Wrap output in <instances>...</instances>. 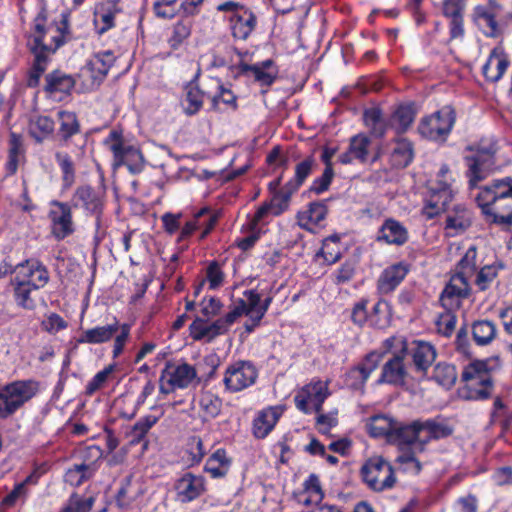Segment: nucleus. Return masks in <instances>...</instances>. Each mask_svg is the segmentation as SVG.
I'll return each mask as SVG.
<instances>
[{
    "mask_svg": "<svg viewBox=\"0 0 512 512\" xmlns=\"http://www.w3.org/2000/svg\"><path fill=\"white\" fill-rule=\"evenodd\" d=\"M282 412L279 406L262 410L253 421V435L259 439L265 438L273 430Z\"/></svg>",
    "mask_w": 512,
    "mask_h": 512,
    "instance_id": "29",
    "label": "nucleus"
},
{
    "mask_svg": "<svg viewBox=\"0 0 512 512\" xmlns=\"http://www.w3.org/2000/svg\"><path fill=\"white\" fill-rule=\"evenodd\" d=\"M365 125L371 130L374 136L382 137L387 129L382 111L379 108L372 107L366 109L363 114Z\"/></svg>",
    "mask_w": 512,
    "mask_h": 512,
    "instance_id": "43",
    "label": "nucleus"
},
{
    "mask_svg": "<svg viewBox=\"0 0 512 512\" xmlns=\"http://www.w3.org/2000/svg\"><path fill=\"white\" fill-rule=\"evenodd\" d=\"M412 363L416 372L426 375L429 367L435 361L437 352L429 342L414 341L413 347L409 350Z\"/></svg>",
    "mask_w": 512,
    "mask_h": 512,
    "instance_id": "23",
    "label": "nucleus"
},
{
    "mask_svg": "<svg viewBox=\"0 0 512 512\" xmlns=\"http://www.w3.org/2000/svg\"><path fill=\"white\" fill-rule=\"evenodd\" d=\"M421 426L422 432H426V435L423 436V439L421 440V451L431 440L449 437L454 431L453 427L446 421H438L437 419L421 421Z\"/></svg>",
    "mask_w": 512,
    "mask_h": 512,
    "instance_id": "33",
    "label": "nucleus"
},
{
    "mask_svg": "<svg viewBox=\"0 0 512 512\" xmlns=\"http://www.w3.org/2000/svg\"><path fill=\"white\" fill-rule=\"evenodd\" d=\"M199 406L203 412L204 419H213L219 415L222 407V400L210 393H203L199 400Z\"/></svg>",
    "mask_w": 512,
    "mask_h": 512,
    "instance_id": "49",
    "label": "nucleus"
},
{
    "mask_svg": "<svg viewBox=\"0 0 512 512\" xmlns=\"http://www.w3.org/2000/svg\"><path fill=\"white\" fill-rule=\"evenodd\" d=\"M408 240L407 229L397 220L388 218L380 227L377 241H383L390 245L401 246Z\"/></svg>",
    "mask_w": 512,
    "mask_h": 512,
    "instance_id": "28",
    "label": "nucleus"
},
{
    "mask_svg": "<svg viewBox=\"0 0 512 512\" xmlns=\"http://www.w3.org/2000/svg\"><path fill=\"white\" fill-rule=\"evenodd\" d=\"M55 160L62 171V180L65 186L70 187L75 181V166L71 156L66 152L55 153Z\"/></svg>",
    "mask_w": 512,
    "mask_h": 512,
    "instance_id": "52",
    "label": "nucleus"
},
{
    "mask_svg": "<svg viewBox=\"0 0 512 512\" xmlns=\"http://www.w3.org/2000/svg\"><path fill=\"white\" fill-rule=\"evenodd\" d=\"M55 209L51 210L49 217L51 220V233L58 241L72 235L75 231L72 220V210L68 203L53 201Z\"/></svg>",
    "mask_w": 512,
    "mask_h": 512,
    "instance_id": "12",
    "label": "nucleus"
},
{
    "mask_svg": "<svg viewBox=\"0 0 512 512\" xmlns=\"http://www.w3.org/2000/svg\"><path fill=\"white\" fill-rule=\"evenodd\" d=\"M74 206H81L87 211L96 214L97 226L100 224L101 200L95 190L90 186L78 187L73 196Z\"/></svg>",
    "mask_w": 512,
    "mask_h": 512,
    "instance_id": "31",
    "label": "nucleus"
},
{
    "mask_svg": "<svg viewBox=\"0 0 512 512\" xmlns=\"http://www.w3.org/2000/svg\"><path fill=\"white\" fill-rule=\"evenodd\" d=\"M281 196H284L283 191L276 192L271 202L264 203L262 206H260L254 215L253 221L255 223L262 221L270 212H272L274 215L281 214L288 207L289 203H284Z\"/></svg>",
    "mask_w": 512,
    "mask_h": 512,
    "instance_id": "44",
    "label": "nucleus"
},
{
    "mask_svg": "<svg viewBox=\"0 0 512 512\" xmlns=\"http://www.w3.org/2000/svg\"><path fill=\"white\" fill-rule=\"evenodd\" d=\"M496 147L490 144L487 147L479 146L475 153L465 156V162L468 167L466 176L471 189L477 187L478 183L486 179L494 170L496 160Z\"/></svg>",
    "mask_w": 512,
    "mask_h": 512,
    "instance_id": "7",
    "label": "nucleus"
},
{
    "mask_svg": "<svg viewBox=\"0 0 512 512\" xmlns=\"http://www.w3.org/2000/svg\"><path fill=\"white\" fill-rule=\"evenodd\" d=\"M159 418L154 415H147L140 418L128 432L130 444H138L143 441L149 430L158 422Z\"/></svg>",
    "mask_w": 512,
    "mask_h": 512,
    "instance_id": "42",
    "label": "nucleus"
},
{
    "mask_svg": "<svg viewBox=\"0 0 512 512\" xmlns=\"http://www.w3.org/2000/svg\"><path fill=\"white\" fill-rule=\"evenodd\" d=\"M415 118V111L411 105L399 106L392 116V121L397 124V130L404 132L412 124Z\"/></svg>",
    "mask_w": 512,
    "mask_h": 512,
    "instance_id": "55",
    "label": "nucleus"
},
{
    "mask_svg": "<svg viewBox=\"0 0 512 512\" xmlns=\"http://www.w3.org/2000/svg\"><path fill=\"white\" fill-rule=\"evenodd\" d=\"M258 377V370L250 361L239 360L226 368L223 383L229 392H240L252 386Z\"/></svg>",
    "mask_w": 512,
    "mask_h": 512,
    "instance_id": "8",
    "label": "nucleus"
},
{
    "mask_svg": "<svg viewBox=\"0 0 512 512\" xmlns=\"http://www.w3.org/2000/svg\"><path fill=\"white\" fill-rule=\"evenodd\" d=\"M115 369V365H108L102 371H99L86 385L85 393L92 396L96 391L101 389L107 382L109 376Z\"/></svg>",
    "mask_w": 512,
    "mask_h": 512,
    "instance_id": "59",
    "label": "nucleus"
},
{
    "mask_svg": "<svg viewBox=\"0 0 512 512\" xmlns=\"http://www.w3.org/2000/svg\"><path fill=\"white\" fill-rule=\"evenodd\" d=\"M217 222V216L212 215L207 208L201 209L196 213L194 218L186 222L181 230L180 239L191 236L194 231L203 228L200 239H204L214 228Z\"/></svg>",
    "mask_w": 512,
    "mask_h": 512,
    "instance_id": "27",
    "label": "nucleus"
},
{
    "mask_svg": "<svg viewBox=\"0 0 512 512\" xmlns=\"http://www.w3.org/2000/svg\"><path fill=\"white\" fill-rule=\"evenodd\" d=\"M477 250L475 246H471L464 256L461 258L457 265V272L456 273H463V275L467 278H469L471 275L474 274L476 268H477Z\"/></svg>",
    "mask_w": 512,
    "mask_h": 512,
    "instance_id": "56",
    "label": "nucleus"
},
{
    "mask_svg": "<svg viewBox=\"0 0 512 512\" xmlns=\"http://www.w3.org/2000/svg\"><path fill=\"white\" fill-rule=\"evenodd\" d=\"M113 153L114 168L125 165L132 174L140 173L145 164L144 156L139 148L129 145L116 143L110 146Z\"/></svg>",
    "mask_w": 512,
    "mask_h": 512,
    "instance_id": "13",
    "label": "nucleus"
},
{
    "mask_svg": "<svg viewBox=\"0 0 512 512\" xmlns=\"http://www.w3.org/2000/svg\"><path fill=\"white\" fill-rule=\"evenodd\" d=\"M116 57L111 50L98 52L87 63V68L91 73L94 80L101 81L108 74L110 68L113 66Z\"/></svg>",
    "mask_w": 512,
    "mask_h": 512,
    "instance_id": "32",
    "label": "nucleus"
},
{
    "mask_svg": "<svg viewBox=\"0 0 512 512\" xmlns=\"http://www.w3.org/2000/svg\"><path fill=\"white\" fill-rule=\"evenodd\" d=\"M497 334L496 325L489 320H478L472 325L473 340L477 345L484 346L490 344Z\"/></svg>",
    "mask_w": 512,
    "mask_h": 512,
    "instance_id": "39",
    "label": "nucleus"
},
{
    "mask_svg": "<svg viewBox=\"0 0 512 512\" xmlns=\"http://www.w3.org/2000/svg\"><path fill=\"white\" fill-rule=\"evenodd\" d=\"M507 198H512L511 177L495 179L491 184L482 187L475 200L482 213H490V208L495 207L498 202Z\"/></svg>",
    "mask_w": 512,
    "mask_h": 512,
    "instance_id": "9",
    "label": "nucleus"
},
{
    "mask_svg": "<svg viewBox=\"0 0 512 512\" xmlns=\"http://www.w3.org/2000/svg\"><path fill=\"white\" fill-rule=\"evenodd\" d=\"M303 392L308 396V399L313 405L315 412L320 413L322 405L328 396V390L324 383L317 381L307 385Z\"/></svg>",
    "mask_w": 512,
    "mask_h": 512,
    "instance_id": "48",
    "label": "nucleus"
},
{
    "mask_svg": "<svg viewBox=\"0 0 512 512\" xmlns=\"http://www.w3.org/2000/svg\"><path fill=\"white\" fill-rule=\"evenodd\" d=\"M64 43L63 30L56 24H47V9L41 2L40 11L33 21L28 36L27 47L33 55V63L28 71L27 86L35 88L46 71L50 56Z\"/></svg>",
    "mask_w": 512,
    "mask_h": 512,
    "instance_id": "1",
    "label": "nucleus"
},
{
    "mask_svg": "<svg viewBox=\"0 0 512 512\" xmlns=\"http://www.w3.org/2000/svg\"><path fill=\"white\" fill-rule=\"evenodd\" d=\"M218 90L219 92L212 97V109L220 111L219 104L223 103L235 111L237 109V97L233 92L222 85H218Z\"/></svg>",
    "mask_w": 512,
    "mask_h": 512,
    "instance_id": "58",
    "label": "nucleus"
},
{
    "mask_svg": "<svg viewBox=\"0 0 512 512\" xmlns=\"http://www.w3.org/2000/svg\"><path fill=\"white\" fill-rule=\"evenodd\" d=\"M452 190L448 181H436L429 187V196L423 208V214L432 219L444 212L452 200Z\"/></svg>",
    "mask_w": 512,
    "mask_h": 512,
    "instance_id": "11",
    "label": "nucleus"
},
{
    "mask_svg": "<svg viewBox=\"0 0 512 512\" xmlns=\"http://www.w3.org/2000/svg\"><path fill=\"white\" fill-rule=\"evenodd\" d=\"M466 0H444L443 15L450 19L463 16Z\"/></svg>",
    "mask_w": 512,
    "mask_h": 512,
    "instance_id": "63",
    "label": "nucleus"
},
{
    "mask_svg": "<svg viewBox=\"0 0 512 512\" xmlns=\"http://www.w3.org/2000/svg\"><path fill=\"white\" fill-rule=\"evenodd\" d=\"M327 211V206L323 202H312L308 210L299 216V219L300 221L306 220V223L303 224L304 226L308 223L318 225L325 219Z\"/></svg>",
    "mask_w": 512,
    "mask_h": 512,
    "instance_id": "53",
    "label": "nucleus"
},
{
    "mask_svg": "<svg viewBox=\"0 0 512 512\" xmlns=\"http://www.w3.org/2000/svg\"><path fill=\"white\" fill-rule=\"evenodd\" d=\"M509 59L503 48L497 46L493 48L482 68L483 75L491 82H498L509 66Z\"/></svg>",
    "mask_w": 512,
    "mask_h": 512,
    "instance_id": "25",
    "label": "nucleus"
},
{
    "mask_svg": "<svg viewBox=\"0 0 512 512\" xmlns=\"http://www.w3.org/2000/svg\"><path fill=\"white\" fill-rule=\"evenodd\" d=\"M473 21L480 25L483 21L488 27V31L485 34L489 37H496L498 34V23L495 19V15L488 11L485 6L478 5L473 10Z\"/></svg>",
    "mask_w": 512,
    "mask_h": 512,
    "instance_id": "50",
    "label": "nucleus"
},
{
    "mask_svg": "<svg viewBox=\"0 0 512 512\" xmlns=\"http://www.w3.org/2000/svg\"><path fill=\"white\" fill-rule=\"evenodd\" d=\"M231 465V459L226 455L224 449H217L207 460L204 470L212 478H222L227 475Z\"/></svg>",
    "mask_w": 512,
    "mask_h": 512,
    "instance_id": "37",
    "label": "nucleus"
},
{
    "mask_svg": "<svg viewBox=\"0 0 512 512\" xmlns=\"http://www.w3.org/2000/svg\"><path fill=\"white\" fill-rule=\"evenodd\" d=\"M408 272L409 266L403 262L385 268L377 279L378 293L381 295L392 293L404 280Z\"/></svg>",
    "mask_w": 512,
    "mask_h": 512,
    "instance_id": "18",
    "label": "nucleus"
},
{
    "mask_svg": "<svg viewBox=\"0 0 512 512\" xmlns=\"http://www.w3.org/2000/svg\"><path fill=\"white\" fill-rule=\"evenodd\" d=\"M92 476V470L89 465L75 464L67 470L65 474V481L72 486H80L85 480Z\"/></svg>",
    "mask_w": 512,
    "mask_h": 512,
    "instance_id": "54",
    "label": "nucleus"
},
{
    "mask_svg": "<svg viewBox=\"0 0 512 512\" xmlns=\"http://www.w3.org/2000/svg\"><path fill=\"white\" fill-rule=\"evenodd\" d=\"M218 12L228 13L226 19L234 38L246 40L257 25V17L253 11L243 4L235 1H226L216 6Z\"/></svg>",
    "mask_w": 512,
    "mask_h": 512,
    "instance_id": "3",
    "label": "nucleus"
},
{
    "mask_svg": "<svg viewBox=\"0 0 512 512\" xmlns=\"http://www.w3.org/2000/svg\"><path fill=\"white\" fill-rule=\"evenodd\" d=\"M367 304L368 300L366 299H362L361 301L355 303L351 312L352 322L359 327H362L366 322H369V324L373 327H383L384 322L381 319H374L373 315H368Z\"/></svg>",
    "mask_w": 512,
    "mask_h": 512,
    "instance_id": "41",
    "label": "nucleus"
},
{
    "mask_svg": "<svg viewBox=\"0 0 512 512\" xmlns=\"http://www.w3.org/2000/svg\"><path fill=\"white\" fill-rule=\"evenodd\" d=\"M39 390L35 380H17L0 388V418L7 419L32 399Z\"/></svg>",
    "mask_w": 512,
    "mask_h": 512,
    "instance_id": "2",
    "label": "nucleus"
},
{
    "mask_svg": "<svg viewBox=\"0 0 512 512\" xmlns=\"http://www.w3.org/2000/svg\"><path fill=\"white\" fill-rule=\"evenodd\" d=\"M484 362L476 361L465 367L461 374V380L464 382L477 381L481 388L469 390V394L464 396L470 400H484L491 396L492 380L486 372Z\"/></svg>",
    "mask_w": 512,
    "mask_h": 512,
    "instance_id": "10",
    "label": "nucleus"
},
{
    "mask_svg": "<svg viewBox=\"0 0 512 512\" xmlns=\"http://www.w3.org/2000/svg\"><path fill=\"white\" fill-rule=\"evenodd\" d=\"M469 295L468 278L463 273H455L441 293L440 302L446 309H452L460 305V299H465Z\"/></svg>",
    "mask_w": 512,
    "mask_h": 512,
    "instance_id": "15",
    "label": "nucleus"
},
{
    "mask_svg": "<svg viewBox=\"0 0 512 512\" xmlns=\"http://www.w3.org/2000/svg\"><path fill=\"white\" fill-rule=\"evenodd\" d=\"M30 135L38 142H42L54 131V121L47 116H39L30 124Z\"/></svg>",
    "mask_w": 512,
    "mask_h": 512,
    "instance_id": "51",
    "label": "nucleus"
},
{
    "mask_svg": "<svg viewBox=\"0 0 512 512\" xmlns=\"http://www.w3.org/2000/svg\"><path fill=\"white\" fill-rule=\"evenodd\" d=\"M364 482L370 489L382 492L396 483L393 466L382 456L370 457L361 468Z\"/></svg>",
    "mask_w": 512,
    "mask_h": 512,
    "instance_id": "4",
    "label": "nucleus"
},
{
    "mask_svg": "<svg viewBox=\"0 0 512 512\" xmlns=\"http://www.w3.org/2000/svg\"><path fill=\"white\" fill-rule=\"evenodd\" d=\"M432 379L439 385L449 389L457 379V372L453 365L446 362H439L433 369Z\"/></svg>",
    "mask_w": 512,
    "mask_h": 512,
    "instance_id": "45",
    "label": "nucleus"
},
{
    "mask_svg": "<svg viewBox=\"0 0 512 512\" xmlns=\"http://www.w3.org/2000/svg\"><path fill=\"white\" fill-rule=\"evenodd\" d=\"M185 102L187 103V106L185 107V113L187 115L196 114L203 105L202 92L197 87H188Z\"/></svg>",
    "mask_w": 512,
    "mask_h": 512,
    "instance_id": "60",
    "label": "nucleus"
},
{
    "mask_svg": "<svg viewBox=\"0 0 512 512\" xmlns=\"http://www.w3.org/2000/svg\"><path fill=\"white\" fill-rule=\"evenodd\" d=\"M13 285V295L17 306L25 310H34L36 308V302L32 297V292L39 290L40 288H34V286L28 285L23 281H11Z\"/></svg>",
    "mask_w": 512,
    "mask_h": 512,
    "instance_id": "38",
    "label": "nucleus"
},
{
    "mask_svg": "<svg viewBox=\"0 0 512 512\" xmlns=\"http://www.w3.org/2000/svg\"><path fill=\"white\" fill-rule=\"evenodd\" d=\"M192 23L187 19H180L173 27L168 44L172 49H178L191 35Z\"/></svg>",
    "mask_w": 512,
    "mask_h": 512,
    "instance_id": "46",
    "label": "nucleus"
},
{
    "mask_svg": "<svg viewBox=\"0 0 512 512\" xmlns=\"http://www.w3.org/2000/svg\"><path fill=\"white\" fill-rule=\"evenodd\" d=\"M95 502L93 496L83 497L77 493H72L67 501L65 507L69 512H89Z\"/></svg>",
    "mask_w": 512,
    "mask_h": 512,
    "instance_id": "57",
    "label": "nucleus"
},
{
    "mask_svg": "<svg viewBox=\"0 0 512 512\" xmlns=\"http://www.w3.org/2000/svg\"><path fill=\"white\" fill-rule=\"evenodd\" d=\"M316 166L317 162L313 155H309L297 163L294 178L286 183L282 190L284 196L281 197L284 203L289 202L291 195L302 186Z\"/></svg>",
    "mask_w": 512,
    "mask_h": 512,
    "instance_id": "24",
    "label": "nucleus"
},
{
    "mask_svg": "<svg viewBox=\"0 0 512 512\" xmlns=\"http://www.w3.org/2000/svg\"><path fill=\"white\" fill-rule=\"evenodd\" d=\"M200 383L196 369L184 362L181 364L166 363L161 372L159 390L163 394H169L175 389H185Z\"/></svg>",
    "mask_w": 512,
    "mask_h": 512,
    "instance_id": "5",
    "label": "nucleus"
},
{
    "mask_svg": "<svg viewBox=\"0 0 512 512\" xmlns=\"http://www.w3.org/2000/svg\"><path fill=\"white\" fill-rule=\"evenodd\" d=\"M334 178L333 168L324 169L322 175L312 182L310 191L319 195L329 189V186Z\"/></svg>",
    "mask_w": 512,
    "mask_h": 512,
    "instance_id": "62",
    "label": "nucleus"
},
{
    "mask_svg": "<svg viewBox=\"0 0 512 512\" xmlns=\"http://www.w3.org/2000/svg\"><path fill=\"white\" fill-rule=\"evenodd\" d=\"M382 357V353L375 351L367 354L358 366L352 368L348 372L347 380H353V382L350 383V386L354 389L362 387L370 374L378 367Z\"/></svg>",
    "mask_w": 512,
    "mask_h": 512,
    "instance_id": "22",
    "label": "nucleus"
},
{
    "mask_svg": "<svg viewBox=\"0 0 512 512\" xmlns=\"http://www.w3.org/2000/svg\"><path fill=\"white\" fill-rule=\"evenodd\" d=\"M370 140L368 137L363 135L354 136L349 145V149L352 152L355 159L365 162L368 156V146Z\"/></svg>",
    "mask_w": 512,
    "mask_h": 512,
    "instance_id": "61",
    "label": "nucleus"
},
{
    "mask_svg": "<svg viewBox=\"0 0 512 512\" xmlns=\"http://www.w3.org/2000/svg\"><path fill=\"white\" fill-rule=\"evenodd\" d=\"M190 336L196 340H206L210 342L217 336L225 334L228 330L221 321L217 319L212 323H208L206 320L197 317L190 325Z\"/></svg>",
    "mask_w": 512,
    "mask_h": 512,
    "instance_id": "26",
    "label": "nucleus"
},
{
    "mask_svg": "<svg viewBox=\"0 0 512 512\" xmlns=\"http://www.w3.org/2000/svg\"><path fill=\"white\" fill-rule=\"evenodd\" d=\"M414 158L412 143L407 139H399L395 142L391 154L390 163L394 168L407 167Z\"/></svg>",
    "mask_w": 512,
    "mask_h": 512,
    "instance_id": "35",
    "label": "nucleus"
},
{
    "mask_svg": "<svg viewBox=\"0 0 512 512\" xmlns=\"http://www.w3.org/2000/svg\"><path fill=\"white\" fill-rule=\"evenodd\" d=\"M455 121V110L451 106H444L434 114L423 118L418 126V131L427 139L444 142Z\"/></svg>",
    "mask_w": 512,
    "mask_h": 512,
    "instance_id": "6",
    "label": "nucleus"
},
{
    "mask_svg": "<svg viewBox=\"0 0 512 512\" xmlns=\"http://www.w3.org/2000/svg\"><path fill=\"white\" fill-rule=\"evenodd\" d=\"M505 265L502 261H496L490 265H484L476 274L475 285L480 291L487 290L492 282L497 278L500 270L504 269Z\"/></svg>",
    "mask_w": 512,
    "mask_h": 512,
    "instance_id": "40",
    "label": "nucleus"
},
{
    "mask_svg": "<svg viewBox=\"0 0 512 512\" xmlns=\"http://www.w3.org/2000/svg\"><path fill=\"white\" fill-rule=\"evenodd\" d=\"M174 490L180 502L188 503L205 492V480L200 475L187 472L175 481Z\"/></svg>",
    "mask_w": 512,
    "mask_h": 512,
    "instance_id": "16",
    "label": "nucleus"
},
{
    "mask_svg": "<svg viewBox=\"0 0 512 512\" xmlns=\"http://www.w3.org/2000/svg\"><path fill=\"white\" fill-rule=\"evenodd\" d=\"M421 433V421L416 420L410 424H404L397 421V424L392 431V435L390 436V443L397 444L400 450L416 443L421 446V440L423 439Z\"/></svg>",
    "mask_w": 512,
    "mask_h": 512,
    "instance_id": "19",
    "label": "nucleus"
},
{
    "mask_svg": "<svg viewBox=\"0 0 512 512\" xmlns=\"http://www.w3.org/2000/svg\"><path fill=\"white\" fill-rule=\"evenodd\" d=\"M58 118L60 125L57 131V137L61 146H68L71 139L80 134L81 125L74 112L59 111Z\"/></svg>",
    "mask_w": 512,
    "mask_h": 512,
    "instance_id": "30",
    "label": "nucleus"
},
{
    "mask_svg": "<svg viewBox=\"0 0 512 512\" xmlns=\"http://www.w3.org/2000/svg\"><path fill=\"white\" fill-rule=\"evenodd\" d=\"M472 224V216L469 210L457 206L452 214L446 218V228L464 231Z\"/></svg>",
    "mask_w": 512,
    "mask_h": 512,
    "instance_id": "47",
    "label": "nucleus"
},
{
    "mask_svg": "<svg viewBox=\"0 0 512 512\" xmlns=\"http://www.w3.org/2000/svg\"><path fill=\"white\" fill-rule=\"evenodd\" d=\"M238 68L241 74L253 77L262 86L272 85L278 75L275 63L271 59L253 65L240 63Z\"/></svg>",
    "mask_w": 512,
    "mask_h": 512,
    "instance_id": "20",
    "label": "nucleus"
},
{
    "mask_svg": "<svg viewBox=\"0 0 512 512\" xmlns=\"http://www.w3.org/2000/svg\"><path fill=\"white\" fill-rule=\"evenodd\" d=\"M74 86L73 77L60 70H54L45 76L44 91L51 98L61 100L63 96L71 93Z\"/></svg>",
    "mask_w": 512,
    "mask_h": 512,
    "instance_id": "21",
    "label": "nucleus"
},
{
    "mask_svg": "<svg viewBox=\"0 0 512 512\" xmlns=\"http://www.w3.org/2000/svg\"><path fill=\"white\" fill-rule=\"evenodd\" d=\"M407 348L403 347L399 353H395L382 367V373L378 383H387L402 386L406 382L407 370L404 364V354Z\"/></svg>",
    "mask_w": 512,
    "mask_h": 512,
    "instance_id": "17",
    "label": "nucleus"
},
{
    "mask_svg": "<svg viewBox=\"0 0 512 512\" xmlns=\"http://www.w3.org/2000/svg\"><path fill=\"white\" fill-rule=\"evenodd\" d=\"M13 281H23L34 288H43L49 282L48 269L38 260H25L15 266Z\"/></svg>",
    "mask_w": 512,
    "mask_h": 512,
    "instance_id": "14",
    "label": "nucleus"
},
{
    "mask_svg": "<svg viewBox=\"0 0 512 512\" xmlns=\"http://www.w3.org/2000/svg\"><path fill=\"white\" fill-rule=\"evenodd\" d=\"M188 453L193 463H199L205 455L203 441L199 436H192L188 441Z\"/></svg>",
    "mask_w": 512,
    "mask_h": 512,
    "instance_id": "64",
    "label": "nucleus"
},
{
    "mask_svg": "<svg viewBox=\"0 0 512 512\" xmlns=\"http://www.w3.org/2000/svg\"><path fill=\"white\" fill-rule=\"evenodd\" d=\"M119 324L115 321L113 324L98 326L87 329L82 332L77 342L80 344H101L108 342L118 332Z\"/></svg>",
    "mask_w": 512,
    "mask_h": 512,
    "instance_id": "34",
    "label": "nucleus"
},
{
    "mask_svg": "<svg viewBox=\"0 0 512 512\" xmlns=\"http://www.w3.org/2000/svg\"><path fill=\"white\" fill-rule=\"evenodd\" d=\"M397 424V420L386 415H374L367 423L368 433L375 438L385 437L390 442V436Z\"/></svg>",
    "mask_w": 512,
    "mask_h": 512,
    "instance_id": "36",
    "label": "nucleus"
}]
</instances>
